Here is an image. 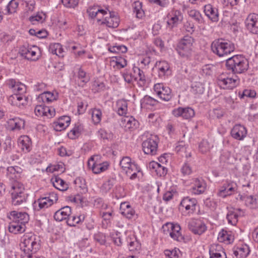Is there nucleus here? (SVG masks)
<instances>
[{
	"mask_svg": "<svg viewBox=\"0 0 258 258\" xmlns=\"http://www.w3.org/2000/svg\"><path fill=\"white\" fill-rule=\"evenodd\" d=\"M40 238L33 233H28L24 236L23 241L20 244L23 252L22 258H33L35 254L40 248Z\"/></svg>",
	"mask_w": 258,
	"mask_h": 258,
	"instance_id": "1",
	"label": "nucleus"
},
{
	"mask_svg": "<svg viewBox=\"0 0 258 258\" xmlns=\"http://www.w3.org/2000/svg\"><path fill=\"white\" fill-rule=\"evenodd\" d=\"M226 66L228 70L234 74H242L249 68L248 60L242 55H235L226 59Z\"/></svg>",
	"mask_w": 258,
	"mask_h": 258,
	"instance_id": "2",
	"label": "nucleus"
},
{
	"mask_svg": "<svg viewBox=\"0 0 258 258\" xmlns=\"http://www.w3.org/2000/svg\"><path fill=\"white\" fill-rule=\"evenodd\" d=\"M211 47L213 52L219 57H227L235 49L232 42L223 38L215 40L212 43Z\"/></svg>",
	"mask_w": 258,
	"mask_h": 258,
	"instance_id": "3",
	"label": "nucleus"
},
{
	"mask_svg": "<svg viewBox=\"0 0 258 258\" xmlns=\"http://www.w3.org/2000/svg\"><path fill=\"white\" fill-rule=\"evenodd\" d=\"M217 83L221 88L232 89L239 84L240 79L236 75L230 77L226 74H222L218 77Z\"/></svg>",
	"mask_w": 258,
	"mask_h": 258,
	"instance_id": "4",
	"label": "nucleus"
},
{
	"mask_svg": "<svg viewBox=\"0 0 258 258\" xmlns=\"http://www.w3.org/2000/svg\"><path fill=\"white\" fill-rule=\"evenodd\" d=\"M194 39L189 36H185L179 42L177 46V51L182 57L188 56L192 51Z\"/></svg>",
	"mask_w": 258,
	"mask_h": 258,
	"instance_id": "5",
	"label": "nucleus"
},
{
	"mask_svg": "<svg viewBox=\"0 0 258 258\" xmlns=\"http://www.w3.org/2000/svg\"><path fill=\"white\" fill-rule=\"evenodd\" d=\"M57 200V194L54 192H50L47 196L40 198L35 202V208L37 210L46 209L56 203Z\"/></svg>",
	"mask_w": 258,
	"mask_h": 258,
	"instance_id": "6",
	"label": "nucleus"
},
{
	"mask_svg": "<svg viewBox=\"0 0 258 258\" xmlns=\"http://www.w3.org/2000/svg\"><path fill=\"white\" fill-rule=\"evenodd\" d=\"M154 91L159 97L163 100L169 101L172 97L171 90L162 83H157L154 85Z\"/></svg>",
	"mask_w": 258,
	"mask_h": 258,
	"instance_id": "7",
	"label": "nucleus"
},
{
	"mask_svg": "<svg viewBox=\"0 0 258 258\" xmlns=\"http://www.w3.org/2000/svg\"><path fill=\"white\" fill-rule=\"evenodd\" d=\"M157 139L155 136L151 137L144 141L142 143L143 151L146 154L155 155L157 150Z\"/></svg>",
	"mask_w": 258,
	"mask_h": 258,
	"instance_id": "8",
	"label": "nucleus"
},
{
	"mask_svg": "<svg viewBox=\"0 0 258 258\" xmlns=\"http://www.w3.org/2000/svg\"><path fill=\"white\" fill-rule=\"evenodd\" d=\"M87 13L90 19L96 18L98 22H101L103 17L107 15L106 10L102 9L99 6L89 7L87 10Z\"/></svg>",
	"mask_w": 258,
	"mask_h": 258,
	"instance_id": "9",
	"label": "nucleus"
},
{
	"mask_svg": "<svg viewBox=\"0 0 258 258\" xmlns=\"http://www.w3.org/2000/svg\"><path fill=\"white\" fill-rule=\"evenodd\" d=\"M188 229L194 234L201 235L206 231V224L199 219H192L188 224Z\"/></svg>",
	"mask_w": 258,
	"mask_h": 258,
	"instance_id": "10",
	"label": "nucleus"
},
{
	"mask_svg": "<svg viewBox=\"0 0 258 258\" xmlns=\"http://www.w3.org/2000/svg\"><path fill=\"white\" fill-rule=\"evenodd\" d=\"M168 228L170 236L174 240L181 241L183 239L180 230L181 228L179 224L168 223L163 226V228Z\"/></svg>",
	"mask_w": 258,
	"mask_h": 258,
	"instance_id": "11",
	"label": "nucleus"
},
{
	"mask_svg": "<svg viewBox=\"0 0 258 258\" xmlns=\"http://www.w3.org/2000/svg\"><path fill=\"white\" fill-rule=\"evenodd\" d=\"M243 215L244 212L241 209L231 208L228 210L226 215V219L228 224L235 226L238 222V217Z\"/></svg>",
	"mask_w": 258,
	"mask_h": 258,
	"instance_id": "12",
	"label": "nucleus"
},
{
	"mask_svg": "<svg viewBox=\"0 0 258 258\" xmlns=\"http://www.w3.org/2000/svg\"><path fill=\"white\" fill-rule=\"evenodd\" d=\"M180 206L185 208L189 216L192 214L197 207V201L196 199L188 197L184 198L180 202Z\"/></svg>",
	"mask_w": 258,
	"mask_h": 258,
	"instance_id": "13",
	"label": "nucleus"
},
{
	"mask_svg": "<svg viewBox=\"0 0 258 258\" xmlns=\"http://www.w3.org/2000/svg\"><path fill=\"white\" fill-rule=\"evenodd\" d=\"M172 114L176 117H182L184 119H189L195 115V111L191 107H178L172 110Z\"/></svg>",
	"mask_w": 258,
	"mask_h": 258,
	"instance_id": "14",
	"label": "nucleus"
},
{
	"mask_svg": "<svg viewBox=\"0 0 258 258\" xmlns=\"http://www.w3.org/2000/svg\"><path fill=\"white\" fill-rule=\"evenodd\" d=\"M37 47L29 48L25 46L21 47L19 53L21 56L28 60H36L38 59L39 55H36Z\"/></svg>",
	"mask_w": 258,
	"mask_h": 258,
	"instance_id": "15",
	"label": "nucleus"
},
{
	"mask_svg": "<svg viewBox=\"0 0 258 258\" xmlns=\"http://www.w3.org/2000/svg\"><path fill=\"white\" fill-rule=\"evenodd\" d=\"M191 188L190 189V192L194 195H200L204 192L206 184L202 178H195L193 179Z\"/></svg>",
	"mask_w": 258,
	"mask_h": 258,
	"instance_id": "16",
	"label": "nucleus"
},
{
	"mask_svg": "<svg viewBox=\"0 0 258 258\" xmlns=\"http://www.w3.org/2000/svg\"><path fill=\"white\" fill-rule=\"evenodd\" d=\"M245 24L247 29L252 33L258 34V18L257 15L253 14L247 17Z\"/></svg>",
	"mask_w": 258,
	"mask_h": 258,
	"instance_id": "17",
	"label": "nucleus"
},
{
	"mask_svg": "<svg viewBox=\"0 0 258 258\" xmlns=\"http://www.w3.org/2000/svg\"><path fill=\"white\" fill-rule=\"evenodd\" d=\"M9 218L20 224L25 225L29 220V215L26 212H18L16 211L10 213Z\"/></svg>",
	"mask_w": 258,
	"mask_h": 258,
	"instance_id": "18",
	"label": "nucleus"
},
{
	"mask_svg": "<svg viewBox=\"0 0 258 258\" xmlns=\"http://www.w3.org/2000/svg\"><path fill=\"white\" fill-rule=\"evenodd\" d=\"M246 135V128L240 124H235L231 131V136L237 140H242Z\"/></svg>",
	"mask_w": 258,
	"mask_h": 258,
	"instance_id": "19",
	"label": "nucleus"
},
{
	"mask_svg": "<svg viewBox=\"0 0 258 258\" xmlns=\"http://www.w3.org/2000/svg\"><path fill=\"white\" fill-rule=\"evenodd\" d=\"M109 16L102 19L101 24H105L110 28H116L119 23V19L114 12H109Z\"/></svg>",
	"mask_w": 258,
	"mask_h": 258,
	"instance_id": "20",
	"label": "nucleus"
},
{
	"mask_svg": "<svg viewBox=\"0 0 258 258\" xmlns=\"http://www.w3.org/2000/svg\"><path fill=\"white\" fill-rule=\"evenodd\" d=\"M204 13L206 16L212 22H216L218 21L219 14L218 9L213 7L211 4L205 6Z\"/></svg>",
	"mask_w": 258,
	"mask_h": 258,
	"instance_id": "21",
	"label": "nucleus"
},
{
	"mask_svg": "<svg viewBox=\"0 0 258 258\" xmlns=\"http://www.w3.org/2000/svg\"><path fill=\"white\" fill-rule=\"evenodd\" d=\"M210 258H227L226 254L220 245H212L209 250Z\"/></svg>",
	"mask_w": 258,
	"mask_h": 258,
	"instance_id": "22",
	"label": "nucleus"
},
{
	"mask_svg": "<svg viewBox=\"0 0 258 258\" xmlns=\"http://www.w3.org/2000/svg\"><path fill=\"white\" fill-rule=\"evenodd\" d=\"M71 214V209L69 206H66L57 210L54 215V218L56 221H61L68 219Z\"/></svg>",
	"mask_w": 258,
	"mask_h": 258,
	"instance_id": "23",
	"label": "nucleus"
},
{
	"mask_svg": "<svg viewBox=\"0 0 258 258\" xmlns=\"http://www.w3.org/2000/svg\"><path fill=\"white\" fill-rule=\"evenodd\" d=\"M156 67L158 70L159 76L161 78L171 74V70L169 63L164 60L158 61Z\"/></svg>",
	"mask_w": 258,
	"mask_h": 258,
	"instance_id": "24",
	"label": "nucleus"
},
{
	"mask_svg": "<svg viewBox=\"0 0 258 258\" xmlns=\"http://www.w3.org/2000/svg\"><path fill=\"white\" fill-rule=\"evenodd\" d=\"M22 172V169L18 166H10L7 169V176L11 180L17 181V180L20 177V173Z\"/></svg>",
	"mask_w": 258,
	"mask_h": 258,
	"instance_id": "25",
	"label": "nucleus"
},
{
	"mask_svg": "<svg viewBox=\"0 0 258 258\" xmlns=\"http://www.w3.org/2000/svg\"><path fill=\"white\" fill-rule=\"evenodd\" d=\"M28 98L26 96H20L18 94L14 93L10 96L9 98V102H11L12 104L20 106L21 105H24L28 102Z\"/></svg>",
	"mask_w": 258,
	"mask_h": 258,
	"instance_id": "26",
	"label": "nucleus"
},
{
	"mask_svg": "<svg viewBox=\"0 0 258 258\" xmlns=\"http://www.w3.org/2000/svg\"><path fill=\"white\" fill-rule=\"evenodd\" d=\"M18 144L24 153H28L31 150V141L27 136L20 137L18 140Z\"/></svg>",
	"mask_w": 258,
	"mask_h": 258,
	"instance_id": "27",
	"label": "nucleus"
},
{
	"mask_svg": "<svg viewBox=\"0 0 258 258\" xmlns=\"http://www.w3.org/2000/svg\"><path fill=\"white\" fill-rule=\"evenodd\" d=\"M119 165L125 174L130 173V171L133 168V166L137 165L134 162H132L131 159L127 156L122 158L120 161Z\"/></svg>",
	"mask_w": 258,
	"mask_h": 258,
	"instance_id": "28",
	"label": "nucleus"
},
{
	"mask_svg": "<svg viewBox=\"0 0 258 258\" xmlns=\"http://www.w3.org/2000/svg\"><path fill=\"white\" fill-rule=\"evenodd\" d=\"M71 119L69 116H64L60 117L58 120L54 123V128L56 131H61L69 125Z\"/></svg>",
	"mask_w": 258,
	"mask_h": 258,
	"instance_id": "29",
	"label": "nucleus"
},
{
	"mask_svg": "<svg viewBox=\"0 0 258 258\" xmlns=\"http://www.w3.org/2000/svg\"><path fill=\"white\" fill-rule=\"evenodd\" d=\"M157 103L156 99L148 95L145 96L141 101V107L147 109H152Z\"/></svg>",
	"mask_w": 258,
	"mask_h": 258,
	"instance_id": "30",
	"label": "nucleus"
},
{
	"mask_svg": "<svg viewBox=\"0 0 258 258\" xmlns=\"http://www.w3.org/2000/svg\"><path fill=\"white\" fill-rule=\"evenodd\" d=\"M169 19L167 21V24L170 28H172L176 25L178 22L181 20V16L180 11H175L169 14Z\"/></svg>",
	"mask_w": 258,
	"mask_h": 258,
	"instance_id": "31",
	"label": "nucleus"
},
{
	"mask_svg": "<svg viewBox=\"0 0 258 258\" xmlns=\"http://www.w3.org/2000/svg\"><path fill=\"white\" fill-rule=\"evenodd\" d=\"M51 180L53 186L59 190L66 191L69 188L68 184L63 180L57 176L53 177Z\"/></svg>",
	"mask_w": 258,
	"mask_h": 258,
	"instance_id": "32",
	"label": "nucleus"
},
{
	"mask_svg": "<svg viewBox=\"0 0 258 258\" xmlns=\"http://www.w3.org/2000/svg\"><path fill=\"white\" fill-rule=\"evenodd\" d=\"M240 199L245 202V205L251 208L255 209L258 208V198H253L251 196H240Z\"/></svg>",
	"mask_w": 258,
	"mask_h": 258,
	"instance_id": "33",
	"label": "nucleus"
},
{
	"mask_svg": "<svg viewBox=\"0 0 258 258\" xmlns=\"http://www.w3.org/2000/svg\"><path fill=\"white\" fill-rule=\"evenodd\" d=\"M120 210L121 213L128 219H131L135 215V212L132 209L131 206L126 203H122L120 204Z\"/></svg>",
	"mask_w": 258,
	"mask_h": 258,
	"instance_id": "34",
	"label": "nucleus"
},
{
	"mask_svg": "<svg viewBox=\"0 0 258 258\" xmlns=\"http://www.w3.org/2000/svg\"><path fill=\"white\" fill-rule=\"evenodd\" d=\"M8 122L12 130H20L25 125L24 120L19 117L10 119Z\"/></svg>",
	"mask_w": 258,
	"mask_h": 258,
	"instance_id": "35",
	"label": "nucleus"
},
{
	"mask_svg": "<svg viewBox=\"0 0 258 258\" xmlns=\"http://www.w3.org/2000/svg\"><path fill=\"white\" fill-rule=\"evenodd\" d=\"M250 252L249 248L247 245H243L237 247L233 252L234 256L236 258H242L246 257Z\"/></svg>",
	"mask_w": 258,
	"mask_h": 258,
	"instance_id": "36",
	"label": "nucleus"
},
{
	"mask_svg": "<svg viewBox=\"0 0 258 258\" xmlns=\"http://www.w3.org/2000/svg\"><path fill=\"white\" fill-rule=\"evenodd\" d=\"M25 225L20 224L15 221L10 224L8 228L9 231L14 234L22 233L25 231Z\"/></svg>",
	"mask_w": 258,
	"mask_h": 258,
	"instance_id": "37",
	"label": "nucleus"
},
{
	"mask_svg": "<svg viewBox=\"0 0 258 258\" xmlns=\"http://www.w3.org/2000/svg\"><path fill=\"white\" fill-rule=\"evenodd\" d=\"M12 196V203L15 206H18L26 203L27 200V194L25 193L17 195L16 194Z\"/></svg>",
	"mask_w": 258,
	"mask_h": 258,
	"instance_id": "38",
	"label": "nucleus"
},
{
	"mask_svg": "<svg viewBox=\"0 0 258 258\" xmlns=\"http://www.w3.org/2000/svg\"><path fill=\"white\" fill-rule=\"evenodd\" d=\"M57 99V95H54L50 92H45L40 94L38 97V100L44 103H50L53 101L56 100Z\"/></svg>",
	"mask_w": 258,
	"mask_h": 258,
	"instance_id": "39",
	"label": "nucleus"
},
{
	"mask_svg": "<svg viewBox=\"0 0 258 258\" xmlns=\"http://www.w3.org/2000/svg\"><path fill=\"white\" fill-rule=\"evenodd\" d=\"M49 51L53 54H56L59 57H63V49L59 43L50 44L49 47Z\"/></svg>",
	"mask_w": 258,
	"mask_h": 258,
	"instance_id": "40",
	"label": "nucleus"
},
{
	"mask_svg": "<svg viewBox=\"0 0 258 258\" xmlns=\"http://www.w3.org/2000/svg\"><path fill=\"white\" fill-rule=\"evenodd\" d=\"M133 71L135 79L139 80V83L141 86H144L146 82V78L143 71L139 68L136 67L133 68Z\"/></svg>",
	"mask_w": 258,
	"mask_h": 258,
	"instance_id": "41",
	"label": "nucleus"
},
{
	"mask_svg": "<svg viewBox=\"0 0 258 258\" xmlns=\"http://www.w3.org/2000/svg\"><path fill=\"white\" fill-rule=\"evenodd\" d=\"M117 113L120 116L124 115L127 112V103L123 99L118 100L116 102Z\"/></svg>",
	"mask_w": 258,
	"mask_h": 258,
	"instance_id": "42",
	"label": "nucleus"
},
{
	"mask_svg": "<svg viewBox=\"0 0 258 258\" xmlns=\"http://www.w3.org/2000/svg\"><path fill=\"white\" fill-rule=\"evenodd\" d=\"M10 192L11 196H14L16 194H17V195H21L25 193L23 184L18 181L14 182L12 185V188Z\"/></svg>",
	"mask_w": 258,
	"mask_h": 258,
	"instance_id": "43",
	"label": "nucleus"
},
{
	"mask_svg": "<svg viewBox=\"0 0 258 258\" xmlns=\"http://www.w3.org/2000/svg\"><path fill=\"white\" fill-rule=\"evenodd\" d=\"M45 15L42 12H38L36 15L29 17V20L33 25L42 23L45 20Z\"/></svg>",
	"mask_w": 258,
	"mask_h": 258,
	"instance_id": "44",
	"label": "nucleus"
},
{
	"mask_svg": "<svg viewBox=\"0 0 258 258\" xmlns=\"http://www.w3.org/2000/svg\"><path fill=\"white\" fill-rule=\"evenodd\" d=\"M126 175L129 176L130 179L135 180L142 176V173L140 168L137 165L136 166H133V168L130 171V173H126Z\"/></svg>",
	"mask_w": 258,
	"mask_h": 258,
	"instance_id": "45",
	"label": "nucleus"
},
{
	"mask_svg": "<svg viewBox=\"0 0 258 258\" xmlns=\"http://www.w3.org/2000/svg\"><path fill=\"white\" fill-rule=\"evenodd\" d=\"M92 119L95 124L99 123L102 118V112L99 109L94 108L90 111Z\"/></svg>",
	"mask_w": 258,
	"mask_h": 258,
	"instance_id": "46",
	"label": "nucleus"
},
{
	"mask_svg": "<svg viewBox=\"0 0 258 258\" xmlns=\"http://www.w3.org/2000/svg\"><path fill=\"white\" fill-rule=\"evenodd\" d=\"M218 239L220 241H225L227 243H231L233 241V236L229 234L226 231L222 230L219 233Z\"/></svg>",
	"mask_w": 258,
	"mask_h": 258,
	"instance_id": "47",
	"label": "nucleus"
},
{
	"mask_svg": "<svg viewBox=\"0 0 258 258\" xmlns=\"http://www.w3.org/2000/svg\"><path fill=\"white\" fill-rule=\"evenodd\" d=\"M82 127L80 125H75V126L70 131L68 134V137L72 140H74L79 137L81 134Z\"/></svg>",
	"mask_w": 258,
	"mask_h": 258,
	"instance_id": "48",
	"label": "nucleus"
},
{
	"mask_svg": "<svg viewBox=\"0 0 258 258\" xmlns=\"http://www.w3.org/2000/svg\"><path fill=\"white\" fill-rule=\"evenodd\" d=\"M84 218V217L83 216H75L71 214L67 219V223L70 226H75L77 224H78Z\"/></svg>",
	"mask_w": 258,
	"mask_h": 258,
	"instance_id": "49",
	"label": "nucleus"
},
{
	"mask_svg": "<svg viewBox=\"0 0 258 258\" xmlns=\"http://www.w3.org/2000/svg\"><path fill=\"white\" fill-rule=\"evenodd\" d=\"M188 15L198 23L202 24L203 22V17L199 11L196 10H191L188 12Z\"/></svg>",
	"mask_w": 258,
	"mask_h": 258,
	"instance_id": "50",
	"label": "nucleus"
},
{
	"mask_svg": "<svg viewBox=\"0 0 258 258\" xmlns=\"http://www.w3.org/2000/svg\"><path fill=\"white\" fill-rule=\"evenodd\" d=\"M115 182L116 180L114 178L109 179L106 182L103 184L101 187L102 191L107 192L110 191L115 183Z\"/></svg>",
	"mask_w": 258,
	"mask_h": 258,
	"instance_id": "51",
	"label": "nucleus"
},
{
	"mask_svg": "<svg viewBox=\"0 0 258 258\" xmlns=\"http://www.w3.org/2000/svg\"><path fill=\"white\" fill-rule=\"evenodd\" d=\"M13 92L14 93L18 94L20 96H25V94L26 92V87L24 84L18 82L17 86H16L13 89Z\"/></svg>",
	"mask_w": 258,
	"mask_h": 258,
	"instance_id": "52",
	"label": "nucleus"
},
{
	"mask_svg": "<svg viewBox=\"0 0 258 258\" xmlns=\"http://www.w3.org/2000/svg\"><path fill=\"white\" fill-rule=\"evenodd\" d=\"M18 6V0H11L7 6L8 13L12 14L16 12Z\"/></svg>",
	"mask_w": 258,
	"mask_h": 258,
	"instance_id": "53",
	"label": "nucleus"
},
{
	"mask_svg": "<svg viewBox=\"0 0 258 258\" xmlns=\"http://www.w3.org/2000/svg\"><path fill=\"white\" fill-rule=\"evenodd\" d=\"M134 12L136 13L137 18H141L144 16V11L142 9V3L136 2L134 5Z\"/></svg>",
	"mask_w": 258,
	"mask_h": 258,
	"instance_id": "54",
	"label": "nucleus"
},
{
	"mask_svg": "<svg viewBox=\"0 0 258 258\" xmlns=\"http://www.w3.org/2000/svg\"><path fill=\"white\" fill-rule=\"evenodd\" d=\"M78 78L83 83L82 86H83L90 80L89 76L87 75L86 73L81 68L79 69L78 73Z\"/></svg>",
	"mask_w": 258,
	"mask_h": 258,
	"instance_id": "55",
	"label": "nucleus"
},
{
	"mask_svg": "<svg viewBox=\"0 0 258 258\" xmlns=\"http://www.w3.org/2000/svg\"><path fill=\"white\" fill-rule=\"evenodd\" d=\"M224 185L226 186L225 187L227 189V192H228L227 195H231L236 189V183L233 181H227Z\"/></svg>",
	"mask_w": 258,
	"mask_h": 258,
	"instance_id": "56",
	"label": "nucleus"
},
{
	"mask_svg": "<svg viewBox=\"0 0 258 258\" xmlns=\"http://www.w3.org/2000/svg\"><path fill=\"white\" fill-rule=\"evenodd\" d=\"M108 50L113 53H125L127 51V47L124 45H116L109 47Z\"/></svg>",
	"mask_w": 258,
	"mask_h": 258,
	"instance_id": "57",
	"label": "nucleus"
},
{
	"mask_svg": "<svg viewBox=\"0 0 258 258\" xmlns=\"http://www.w3.org/2000/svg\"><path fill=\"white\" fill-rule=\"evenodd\" d=\"M126 240L128 245V249L130 251H134L138 249L139 244L136 240H132V238L130 236L126 238Z\"/></svg>",
	"mask_w": 258,
	"mask_h": 258,
	"instance_id": "58",
	"label": "nucleus"
},
{
	"mask_svg": "<svg viewBox=\"0 0 258 258\" xmlns=\"http://www.w3.org/2000/svg\"><path fill=\"white\" fill-rule=\"evenodd\" d=\"M23 5L25 6V10L27 12H32L34 11L35 7V0H23Z\"/></svg>",
	"mask_w": 258,
	"mask_h": 258,
	"instance_id": "59",
	"label": "nucleus"
},
{
	"mask_svg": "<svg viewBox=\"0 0 258 258\" xmlns=\"http://www.w3.org/2000/svg\"><path fill=\"white\" fill-rule=\"evenodd\" d=\"M200 151L204 154L210 151V147L208 142L206 140H203L199 145Z\"/></svg>",
	"mask_w": 258,
	"mask_h": 258,
	"instance_id": "60",
	"label": "nucleus"
},
{
	"mask_svg": "<svg viewBox=\"0 0 258 258\" xmlns=\"http://www.w3.org/2000/svg\"><path fill=\"white\" fill-rule=\"evenodd\" d=\"M187 147L188 146L185 144V142L181 141L178 142L175 150L177 153H186L187 152Z\"/></svg>",
	"mask_w": 258,
	"mask_h": 258,
	"instance_id": "61",
	"label": "nucleus"
},
{
	"mask_svg": "<svg viewBox=\"0 0 258 258\" xmlns=\"http://www.w3.org/2000/svg\"><path fill=\"white\" fill-rule=\"evenodd\" d=\"M94 239L101 244H104L106 242L105 235L101 232H98L94 234Z\"/></svg>",
	"mask_w": 258,
	"mask_h": 258,
	"instance_id": "62",
	"label": "nucleus"
},
{
	"mask_svg": "<svg viewBox=\"0 0 258 258\" xmlns=\"http://www.w3.org/2000/svg\"><path fill=\"white\" fill-rule=\"evenodd\" d=\"M181 172L183 175H188L191 173L192 169L188 163H185L181 168Z\"/></svg>",
	"mask_w": 258,
	"mask_h": 258,
	"instance_id": "63",
	"label": "nucleus"
},
{
	"mask_svg": "<svg viewBox=\"0 0 258 258\" xmlns=\"http://www.w3.org/2000/svg\"><path fill=\"white\" fill-rule=\"evenodd\" d=\"M164 254L167 258H177L178 254L176 249L165 250L164 251Z\"/></svg>",
	"mask_w": 258,
	"mask_h": 258,
	"instance_id": "64",
	"label": "nucleus"
}]
</instances>
